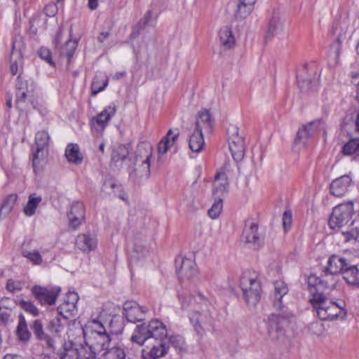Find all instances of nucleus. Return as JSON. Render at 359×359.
<instances>
[{
	"mask_svg": "<svg viewBox=\"0 0 359 359\" xmlns=\"http://www.w3.org/2000/svg\"><path fill=\"white\" fill-rule=\"evenodd\" d=\"M354 214L353 203L352 202L342 203L334 207L329 219L331 229L338 230L351 222L353 226L357 222L351 221Z\"/></svg>",
	"mask_w": 359,
	"mask_h": 359,
	"instance_id": "nucleus-6",
	"label": "nucleus"
},
{
	"mask_svg": "<svg viewBox=\"0 0 359 359\" xmlns=\"http://www.w3.org/2000/svg\"><path fill=\"white\" fill-rule=\"evenodd\" d=\"M325 123L323 121H313L299 130L295 141L306 145L316 135L321 133L323 135H325Z\"/></svg>",
	"mask_w": 359,
	"mask_h": 359,
	"instance_id": "nucleus-9",
	"label": "nucleus"
},
{
	"mask_svg": "<svg viewBox=\"0 0 359 359\" xmlns=\"http://www.w3.org/2000/svg\"><path fill=\"white\" fill-rule=\"evenodd\" d=\"M287 292L288 287L285 282L277 280L274 283L273 305L278 313H272L268 319V335L272 340H278L284 337L285 327L292 316L282 304V299Z\"/></svg>",
	"mask_w": 359,
	"mask_h": 359,
	"instance_id": "nucleus-1",
	"label": "nucleus"
},
{
	"mask_svg": "<svg viewBox=\"0 0 359 359\" xmlns=\"http://www.w3.org/2000/svg\"><path fill=\"white\" fill-rule=\"evenodd\" d=\"M38 55L42 60L46 61L49 65H54V62L52 60L51 52L48 48L41 47L38 50Z\"/></svg>",
	"mask_w": 359,
	"mask_h": 359,
	"instance_id": "nucleus-55",
	"label": "nucleus"
},
{
	"mask_svg": "<svg viewBox=\"0 0 359 359\" xmlns=\"http://www.w3.org/2000/svg\"><path fill=\"white\" fill-rule=\"evenodd\" d=\"M151 338L149 328V322L137 325L131 336V341L138 345H143L144 342Z\"/></svg>",
	"mask_w": 359,
	"mask_h": 359,
	"instance_id": "nucleus-25",
	"label": "nucleus"
},
{
	"mask_svg": "<svg viewBox=\"0 0 359 359\" xmlns=\"http://www.w3.org/2000/svg\"><path fill=\"white\" fill-rule=\"evenodd\" d=\"M67 322L68 320L57 313L50 320L47 328L52 334L60 336L62 332L65 331Z\"/></svg>",
	"mask_w": 359,
	"mask_h": 359,
	"instance_id": "nucleus-31",
	"label": "nucleus"
},
{
	"mask_svg": "<svg viewBox=\"0 0 359 359\" xmlns=\"http://www.w3.org/2000/svg\"><path fill=\"white\" fill-rule=\"evenodd\" d=\"M179 134L180 133L177 128L169 130L167 135L158 143V154L161 155L165 154L168 150L174 145Z\"/></svg>",
	"mask_w": 359,
	"mask_h": 359,
	"instance_id": "nucleus-28",
	"label": "nucleus"
},
{
	"mask_svg": "<svg viewBox=\"0 0 359 359\" xmlns=\"http://www.w3.org/2000/svg\"><path fill=\"white\" fill-rule=\"evenodd\" d=\"M6 289L8 291L15 293L22 290V284L19 281L9 279L6 284Z\"/></svg>",
	"mask_w": 359,
	"mask_h": 359,
	"instance_id": "nucleus-56",
	"label": "nucleus"
},
{
	"mask_svg": "<svg viewBox=\"0 0 359 359\" xmlns=\"http://www.w3.org/2000/svg\"><path fill=\"white\" fill-rule=\"evenodd\" d=\"M181 264L177 269V273L181 281L191 280L198 274L196 264L189 258H181Z\"/></svg>",
	"mask_w": 359,
	"mask_h": 359,
	"instance_id": "nucleus-16",
	"label": "nucleus"
},
{
	"mask_svg": "<svg viewBox=\"0 0 359 359\" xmlns=\"http://www.w3.org/2000/svg\"><path fill=\"white\" fill-rule=\"evenodd\" d=\"M338 281V276L332 274L326 269L323 270V273L320 277H318L316 275H311L308 278V285L309 290L313 292H318L316 286L317 285H321L325 288L332 290L335 287L336 283Z\"/></svg>",
	"mask_w": 359,
	"mask_h": 359,
	"instance_id": "nucleus-13",
	"label": "nucleus"
},
{
	"mask_svg": "<svg viewBox=\"0 0 359 359\" xmlns=\"http://www.w3.org/2000/svg\"><path fill=\"white\" fill-rule=\"evenodd\" d=\"M341 274L344 280L348 285L359 288V270L355 264L350 262Z\"/></svg>",
	"mask_w": 359,
	"mask_h": 359,
	"instance_id": "nucleus-26",
	"label": "nucleus"
},
{
	"mask_svg": "<svg viewBox=\"0 0 359 359\" xmlns=\"http://www.w3.org/2000/svg\"><path fill=\"white\" fill-rule=\"evenodd\" d=\"M109 33L108 32H103L100 34V35L97 37L98 41L100 43H103L104 40L109 36Z\"/></svg>",
	"mask_w": 359,
	"mask_h": 359,
	"instance_id": "nucleus-63",
	"label": "nucleus"
},
{
	"mask_svg": "<svg viewBox=\"0 0 359 359\" xmlns=\"http://www.w3.org/2000/svg\"><path fill=\"white\" fill-rule=\"evenodd\" d=\"M168 346L163 342L161 341L158 346H154L149 351H142V357L144 359H159L165 356L168 351Z\"/></svg>",
	"mask_w": 359,
	"mask_h": 359,
	"instance_id": "nucleus-34",
	"label": "nucleus"
},
{
	"mask_svg": "<svg viewBox=\"0 0 359 359\" xmlns=\"http://www.w3.org/2000/svg\"><path fill=\"white\" fill-rule=\"evenodd\" d=\"M350 262L343 256L332 255L329 257L327 265L325 269H326V271L338 276L347 267Z\"/></svg>",
	"mask_w": 359,
	"mask_h": 359,
	"instance_id": "nucleus-19",
	"label": "nucleus"
},
{
	"mask_svg": "<svg viewBox=\"0 0 359 359\" xmlns=\"http://www.w3.org/2000/svg\"><path fill=\"white\" fill-rule=\"evenodd\" d=\"M156 18H154V15L151 11H148L144 17L140 20L139 22L135 25L132 32L130 36L132 38L137 37L139 34L140 29H143L147 25L149 24V22Z\"/></svg>",
	"mask_w": 359,
	"mask_h": 359,
	"instance_id": "nucleus-40",
	"label": "nucleus"
},
{
	"mask_svg": "<svg viewBox=\"0 0 359 359\" xmlns=\"http://www.w3.org/2000/svg\"><path fill=\"white\" fill-rule=\"evenodd\" d=\"M147 251L145 246L142 243V242H138L135 241L133 246V252L135 254V256L137 258L140 257L144 255L145 252Z\"/></svg>",
	"mask_w": 359,
	"mask_h": 359,
	"instance_id": "nucleus-58",
	"label": "nucleus"
},
{
	"mask_svg": "<svg viewBox=\"0 0 359 359\" xmlns=\"http://www.w3.org/2000/svg\"><path fill=\"white\" fill-rule=\"evenodd\" d=\"M45 151L43 149L36 148V151L33 154V167L34 170L36 168L37 165L39 164L40 161L44 157Z\"/></svg>",
	"mask_w": 359,
	"mask_h": 359,
	"instance_id": "nucleus-57",
	"label": "nucleus"
},
{
	"mask_svg": "<svg viewBox=\"0 0 359 359\" xmlns=\"http://www.w3.org/2000/svg\"><path fill=\"white\" fill-rule=\"evenodd\" d=\"M72 29L69 32V38L65 43L59 48L60 57L62 60L65 59L67 61V65H71V60L72 59L76 48L78 44L76 39H72Z\"/></svg>",
	"mask_w": 359,
	"mask_h": 359,
	"instance_id": "nucleus-24",
	"label": "nucleus"
},
{
	"mask_svg": "<svg viewBox=\"0 0 359 359\" xmlns=\"http://www.w3.org/2000/svg\"><path fill=\"white\" fill-rule=\"evenodd\" d=\"M222 207L223 204L222 199H218L217 201H215V203L208 210V215L210 217L213 219H217L222 210Z\"/></svg>",
	"mask_w": 359,
	"mask_h": 359,
	"instance_id": "nucleus-51",
	"label": "nucleus"
},
{
	"mask_svg": "<svg viewBox=\"0 0 359 359\" xmlns=\"http://www.w3.org/2000/svg\"><path fill=\"white\" fill-rule=\"evenodd\" d=\"M296 76L298 86L303 92L312 89L318 83L319 77L316 69H298Z\"/></svg>",
	"mask_w": 359,
	"mask_h": 359,
	"instance_id": "nucleus-12",
	"label": "nucleus"
},
{
	"mask_svg": "<svg viewBox=\"0 0 359 359\" xmlns=\"http://www.w3.org/2000/svg\"><path fill=\"white\" fill-rule=\"evenodd\" d=\"M85 338L86 339L85 344H81V346H88L90 349L97 352L107 348L111 341V338L107 332L93 333L85 337Z\"/></svg>",
	"mask_w": 359,
	"mask_h": 359,
	"instance_id": "nucleus-15",
	"label": "nucleus"
},
{
	"mask_svg": "<svg viewBox=\"0 0 359 359\" xmlns=\"http://www.w3.org/2000/svg\"><path fill=\"white\" fill-rule=\"evenodd\" d=\"M130 153V147L128 145L121 144L115 149L111 154V159L114 162L123 161L127 158Z\"/></svg>",
	"mask_w": 359,
	"mask_h": 359,
	"instance_id": "nucleus-43",
	"label": "nucleus"
},
{
	"mask_svg": "<svg viewBox=\"0 0 359 359\" xmlns=\"http://www.w3.org/2000/svg\"><path fill=\"white\" fill-rule=\"evenodd\" d=\"M344 239L346 243H355L359 242V230L351 229L350 231L343 232Z\"/></svg>",
	"mask_w": 359,
	"mask_h": 359,
	"instance_id": "nucleus-54",
	"label": "nucleus"
},
{
	"mask_svg": "<svg viewBox=\"0 0 359 359\" xmlns=\"http://www.w3.org/2000/svg\"><path fill=\"white\" fill-rule=\"evenodd\" d=\"M179 299L182 308H187L191 304L193 300L201 304L200 311H194L190 313L189 319L196 332L199 335L205 332L203 325L210 323L216 316V308L214 299H208L201 293L198 292L193 297L187 291L179 294Z\"/></svg>",
	"mask_w": 359,
	"mask_h": 359,
	"instance_id": "nucleus-2",
	"label": "nucleus"
},
{
	"mask_svg": "<svg viewBox=\"0 0 359 359\" xmlns=\"http://www.w3.org/2000/svg\"><path fill=\"white\" fill-rule=\"evenodd\" d=\"M60 288L55 286L35 285L32 288V294L41 305H53L60 294Z\"/></svg>",
	"mask_w": 359,
	"mask_h": 359,
	"instance_id": "nucleus-11",
	"label": "nucleus"
},
{
	"mask_svg": "<svg viewBox=\"0 0 359 359\" xmlns=\"http://www.w3.org/2000/svg\"><path fill=\"white\" fill-rule=\"evenodd\" d=\"M205 144L203 132L201 130H194L190 136L189 141V149L196 153L202 151Z\"/></svg>",
	"mask_w": 359,
	"mask_h": 359,
	"instance_id": "nucleus-35",
	"label": "nucleus"
},
{
	"mask_svg": "<svg viewBox=\"0 0 359 359\" xmlns=\"http://www.w3.org/2000/svg\"><path fill=\"white\" fill-rule=\"evenodd\" d=\"M214 119L210 111L207 109H203L198 113L195 130H205V133H210L213 128Z\"/></svg>",
	"mask_w": 359,
	"mask_h": 359,
	"instance_id": "nucleus-21",
	"label": "nucleus"
},
{
	"mask_svg": "<svg viewBox=\"0 0 359 359\" xmlns=\"http://www.w3.org/2000/svg\"><path fill=\"white\" fill-rule=\"evenodd\" d=\"M116 111V106L115 104H111L97 116H93L90 121L93 133H96L97 135H102L103 130L108 125L110 119L115 115Z\"/></svg>",
	"mask_w": 359,
	"mask_h": 359,
	"instance_id": "nucleus-10",
	"label": "nucleus"
},
{
	"mask_svg": "<svg viewBox=\"0 0 359 359\" xmlns=\"http://www.w3.org/2000/svg\"><path fill=\"white\" fill-rule=\"evenodd\" d=\"M108 85V78L102 74H97L93 79L91 85L92 94L95 95L104 90Z\"/></svg>",
	"mask_w": 359,
	"mask_h": 359,
	"instance_id": "nucleus-38",
	"label": "nucleus"
},
{
	"mask_svg": "<svg viewBox=\"0 0 359 359\" xmlns=\"http://www.w3.org/2000/svg\"><path fill=\"white\" fill-rule=\"evenodd\" d=\"M8 300V299H3L1 301V306H0V311H1V313H0V320L4 323H7L9 320H10V317H11V311H2V306Z\"/></svg>",
	"mask_w": 359,
	"mask_h": 359,
	"instance_id": "nucleus-59",
	"label": "nucleus"
},
{
	"mask_svg": "<svg viewBox=\"0 0 359 359\" xmlns=\"http://www.w3.org/2000/svg\"><path fill=\"white\" fill-rule=\"evenodd\" d=\"M18 325L17 327V334L22 341H27L30 337V333L27 329V325L25 318L22 314L18 316Z\"/></svg>",
	"mask_w": 359,
	"mask_h": 359,
	"instance_id": "nucleus-42",
	"label": "nucleus"
},
{
	"mask_svg": "<svg viewBox=\"0 0 359 359\" xmlns=\"http://www.w3.org/2000/svg\"><path fill=\"white\" fill-rule=\"evenodd\" d=\"M221 43L225 48H231L235 43V38L231 29L226 26L222 28L219 32Z\"/></svg>",
	"mask_w": 359,
	"mask_h": 359,
	"instance_id": "nucleus-37",
	"label": "nucleus"
},
{
	"mask_svg": "<svg viewBox=\"0 0 359 359\" xmlns=\"http://www.w3.org/2000/svg\"><path fill=\"white\" fill-rule=\"evenodd\" d=\"M41 200V196H36L35 194H31L29 196L27 205L24 208V213L28 217L32 216L35 213L36 209Z\"/></svg>",
	"mask_w": 359,
	"mask_h": 359,
	"instance_id": "nucleus-39",
	"label": "nucleus"
},
{
	"mask_svg": "<svg viewBox=\"0 0 359 359\" xmlns=\"http://www.w3.org/2000/svg\"><path fill=\"white\" fill-rule=\"evenodd\" d=\"M23 43L20 38H15L12 43V50L11 54V67L12 68L22 66V48Z\"/></svg>",
	"mask_w": 359,
	"mask_h": 359,
	"instance_id": "nucleus-27",
	"label": "nucleus"
},
{
	"mask_svg": "<svg viewBox=\"0 0 359 359\" xmlns=\"http://www.w3.org/2000/svg\"><path fill=\"white\" fill-rule=\"evenodd\" d=\"M311 297L310 302L316 311L317 316L322 320H332L337 318L341 311L344 313L345 303L341 302L336 303L329 301L327 297L322 292H313L311 290Z\"/></svg>",
	"mask_w": 359,
	"mask_h": 359,
	"instance_id": "nucleus-3",
	"label": "nucleus"
},
{
	"mask_svg": "<svg viewBox=\"0 0 359 359\" xmlns=\"http://www.w3.org/2000/svg\"><path fill=\"white\" fill-rule=\"evenodd\" d=\"M240 285L246 303L255 306L261 297V285L257 276L250 272L243 273L241 278Z\"/></svg>",
	"mask_w": 359,
	"mask_h": 359,
	"instance_id": "nucleus-5",
	"label": "nucleus"
},
{
	"mask_svg": "<svg viewBox=\"0 0 359 359\" xmlns=\"http://www.w3.org/2000/svg\"><path fill=\"white\" fill-rule=\"evenodd\" d=\"M359 151V138L351 139L343 147L342 152L345 155H352Z\"/></svg>",
	"mask_w": 359,
	"mask_h": 359,
	"instance_id": "nucleus-47",
	"label": "nucleus"
},
{
	"mask_svg": "<svg viewBox=\"0 0 359 359\" xmlns=\"http://www.w3.org/2000/svg\"><path fill=\"white\" fill-rule=\"evenodd\" d=\"M151 337L162 341L167 335L166 326L160 320L154 319L149 321Z\"/></svg>",
	"mask_w": 359,
	"mask_h": 359,
	"instance_id": "nucleus-29",
	"label": "nucleus"
},
{
	"mask_svg": "<svg viewBox=\"0 0 359 359\" xmlns=\"http://www.w3.org/2000/svg\"><path fill=\"white\" fill-rule=\"evenodd\" d=\"M257 224L252 221H246L245 228L242 234V239L247 243H252L255 248H259L262 244V241L259 237Z\"/></svg>",
	"mask_w": 359,
	"mask_h": 359,
	"instance_id": "nucleus-17",
	"label": "nucleus"
},
{
	"mask_svg": "<svg viewBox=\"0 0 359 359\" xmlns=\"http://www.w3.org/2000/svg\"><path fill=\"white\" fill-rule=\"evenodd\" d=\"M57 311L60 316L68 320L70 316L75 314L76 308L64 301V302L57 307Z\"/></svg>",
	"mask_w": 359,
	"mask_h": 359,
	"instance_id": "nucleus-45",
	"label": "nucleus"
},
{
	"mask_svg": "<svg viewBox=\"0 0 359 359\" xmlns=\"http://www.w3.org/2000/svg\"><path fill=\"white\" fill-rule=\"evenodd\" d=\"M70 226L76 229L84 221L85 207L83 203L77 201L72 204L68 215Z\"/></svg>",
	"mask_w": 359,
	"mask_h": 359,
	"instance_id": "nucleus-18",
	"label": "nucleus"
},
{
	"mask_svg": "<svg viewBox=\"0 0 359 359\" xmlns=\"http://www.w3.org/2000/svg\"><path fill=\"white\" fill-rule=\"evenodd\" d=\"M81 359H98L97 351L90 349L88 346H80Z\"/></svg>",
	"mask_w": 359,
	"mask_h": 359,
	"instance_id": "nucleus-53",
	"label": "nucleus"
},
{
	"mask_svg": "<svg viewBox=\"0 0 359 359\" xmlns=\"http://www.w3.org/2000/svg\"><path fill=\"white\" fill-rule=\"evenodd\" d=\"M65 156L68 161L76 165L83 161V156L80 152L79 147L76 144H69L65 150Z\"/></svg>",
	"mask_w": 359,
	"mask_h": 359,
	"instance_id": "nucleus-36",
	"label": "nucleus"
},
{
	"mask_svg": "<svg viewBox=\"0 0 359 359\" xmlns=\"http://www.w3.org/2000/svg\"><path fill=\"white\" fill-rule=\"evenodd\" d=\"M147 309L135 302H126L123 304V315L128 322L136 323L144 320Z\"/></svg>",
	"mask_w": 359,
	"mask_h": 359,
	"instance_id": "nucleus-14",
	"label": "nucleus"
},
{
	"mask_svg": "<svg viewBox=\"0 0 359 359\" xmlns=\"http://www.w3.org/2000/svg\"><path fill=\"white\" fill-rule=\"evenodd\" d=\"M227 135L229 148L232 158L239 162L244 157L245 149L244 137L239 133V129L235 125L229 126L227 129Z\"/></svg>",
	"mask_w": 359,
	"mask_h": 359,
	"instance_id": "nucleus-7",
	"label": "nucleus"
},
{
	"mask_svg": "<svg viewBox=\"0 0 359 359\" xmlns=\"http://www.w3.org/2000/svg\"><path fill=\"white\" fill-rule=\"evenodd\" d=\"M15 104L21 111L36 109L38 105L35 82L32 79H24L21 74L16 84Z\"/></svg>",
	"mask_w": 359,
	"mask_h": 359,
	"instance_id": "nucleus-4",
	"label": "nucleus"
},
{
	"mask_svg": "<svg viewBox=\"0 0 359 359\" xmlns=\"http://www.w3.org/2000/svg\"><path fill=\"white\" fill-rule=\"evenodd\" d=\"M351 182L349 175H343L333 180L330 184V192L332 195L340 197L345 194Z\"/></svg>",
	"mask_w": 359,
	"mask_h": 359,
	"instance_id": "nucleus-23",
	"label": "nucleus"
},
{
	"mask_svg": "<svg viewBox=\"0 0 359 359\" xmlns=\"http://www.w3.org/2000/svg\"><path fill=\"white\" fill-rule=\"evenodd\" d=\"M257 0H238L235 16L238 19H245L254 10Z\"/></svg>",
	"mask_w": 359,
	"mask_h": 359,
	"instance_id": "nucleus-30",
	"label": "nucleus"
},
{
	"mask_svg": "<svg viewBox=\"0 0 359 359\" xmlns=\"http://www.w3.org/2000/svg\"><path fill=\"white\" fill-rule=\"evenodd\" d=\"M282 220L283 228L286 231L290 227L292 223V212L290 210H286L284 212Z\"/></svg>",
	"mask_w": 359,
	"mask_h": 359,
	"instance_id": "nucleus-61",
	"label": "nucleus"
},
{
	"mask_svg": "<svg viewBox=\"0 0 359 359\" xmlns=\"http://www.w3.org/2000/svg\"><path fill=\"white\" fill-rule=\"evenodd\" d=\"M49 140L48 133L46 131H39L35 136L36 147L41 149H45Z\"/></svg>",
	"mask_w": 359,
	"mask_h": 359,
	"instance_id": "nucleus-50",
	"label": "nucleus"
},
{
	"mask_svg": "<svg viewBox=\"0 0 359 359\" xmlns=\"http://www.w3.org/2000/svg\"><path fill=\"white\" fill-rule=\"evenodd\" d=\"M102 359H127V358L123 348L114 346L103 353Z\"/></svg>",
	"mask_w": 359,
	"mask_h": 359,
	"instance_id": "nucleus-41",
	"label": "nucleus"
},
{
	"mask_svg": "<svg viewBox=\"0 0 359 359\" xmlns=\"http://www.w3.org/2000/svg\"><path fill=\"white\" fill-rule=\"evenodd\" d=\"M152 158V147L147 142L137 146L135 156V164L140 167L141 177L148 178L150 175V161Z\"/></svg>",
	"mask_w": 359,
	"mask_h": 359,
	"instance_id": "nucleus-8",
	"label": "nucleus"
},
{
	"mask_svg": "<svg viewBox=\"0 0 359 359\" xmlns=\"http://www.w3.org/2000/svg\"><path fill=\"white\" fill-rule=\"evenodd\" d=\"M106 330L102 323V316L100 314L97 318L89 320L83 328L84 337H88L93 333L104 332Z\"/></svg>",
	"mask_w": 359,
	"mask_h": 359,
	"instance_id": "nucleus-33",
	"label": "nucleus"
},
{
	"mask_svg": "<svg viewBox=\"0 0 359 359\" xmlns=\"http://www.w3.org/2000/svg\"><path fill=\"white\" fill-rule=\"evenodd\" d=\"M18 305L27 313L32 314L33 316H37L39 313V309L31 301L21 299L18 302Z\"/></svg>",
	"mask_w": 359,
	"mask_h": 359,
	"instance_id": "nucleus-48",
	"label": "nucleus"
},
{
	"mask_svg": "<svg viewBox=\"0 0 359 359\" xmlns=\"http://www.w3.org/2000/svg\"><path fill=\"white\" fill-rule=\"evenodd\" d=\"M22 255L24 257L28 259L32 264L35 265H40L43 262L42 257L40 255L39 252L37 250L31 252L26 250H23L22 251Z\"/></svg>",
	"mask_w": 359,
	"mask_h": 359,
	"instance_id": "nucleus-46",
	"label": "nucleus"
},
{
	"mask_svg": "<svg viewBox=\"0 0 359 359\" xmlns=\"http://www.w3.org/2000/svg\"><path fill=\"white\" fill-rule=\"evenodd\" d=\"M97 244V238L90 233H81L77 236L76 245L81 251L89 252L94 250Z\"/></svg>",
	"mask_w": 359,
	"mask_h": 359,
	"instance_id": "nucleus-22",
	"label": "nucleus"
},
{
	"mask_svg": "<svg viewBox=\"0 0 359 359\" xmlns=\"http://www.w3.org/2000/svg\"><path fill=\"white\" fill-rule=\"evenodd\" d=\"M45 13L48 17H53L57 12V5L54 3L49 4L44 8Z\"/></svg>",
	"mask_w": 359,
	"mask_h": 359,
	"instance_id": "nucleus-62",
	"label": "nucleus"
},
{
	"mask_svg": "<svg viewBox=\"0 0 359 359\" xmlns=\"http://www.w3.org/2000/svg\"><path fill=\"white\" fill-rule=\"evenodd\" d=\"M31 328L39 339L42 340L46 338V334L43 332V324L40 320H35Z\"/></svg>",
	"mask_w": 359,
	"mask_h": 359,
	"instance_id": "nucleus-52",
	"label": "nucleus"
},
{
	"mask_svg": "<svg viewBox=\"0 0 359 359\" xmlns=\"http://www.w3.org/2000/svg\"><path fill=\"white\" fill-rule=\"evenodd\" d=\"M284 29V22L278 13H273L269 20L265 40H271L275 36L282 33Z\"/></svg>",
	"mask_w": 359,
	"mask_h": 359,
	"instance_id": "nucleus-20",
	"label": "nucleus"
},
{
	"mask_svg": "<svg viewBox=\"0 0 359 359\" xmlns=\"http://www.w3.org/2000/svg\"><path fill=\"white\" fill-rule=\"evenodd\" d=\"M229 182L224 169H221L217 172L213 182V194L223 193L227 191Z\"/></svg>",
	"mask_w": 359,
	"mask_h": 359,
	"instance_id": "nucleus-32",
	"label": "nucleus"
},
{
	"mask_svg": "<svg viewBox=\"0 0 359 359\" xmlns=\"http://www.w3.org/2000/svg\"><path fill=\"white\" fill-rule=\"evenodd\" d=\"M79 295L77 293L74 292H69L67 294L66 298L64 300L65 302L68 303L69 304H71L72 306H74V307L76 308V304L79 301Z\"/></svg>",
	"mask_w": 359,
	"mask_h": 359,
	"instance_id": "nucleus-60",
	"label": "nucleus"
},
{
	"mask_svg": "<svg viewBox=\"0 0 359 359\" xmlns=\"http://www.w3.org/2000/svg\"><path fill=\"white\" fill-rule=\"evenodd\" d=\"M81 359L80 346L74 348H65L64 351L61 353L60 359Z\"/></svg>",
	"mask_w": 359,
	"mask_h": 359,
	"instance_id": "nucleus-49",
	"label": "nucleus"
},
{
	"mask_svg": "<svg viewBox=\"0 0 359 359\" xmlns=\"http://www.w3.org/2000/svg\"><path fill=\"white\" fill-rule=\"evenodd\" d=\"M88 6L90 10H95L98 6L97 0H88Z\"/></svg>",
	"mask_w": 359,
	"mask_h": 359,
	"instance_id": "nucleus-64",
	"label": "nucleus"
},
{
	"mask_svg": "<svg viewBox=\"0 0 359 359\" xmlns=\"http://www.w3.org/2000/svg\"><path fill=\"white\" fill-rule=\"evenodd\" d=\"M17 198L16 194H11L4 201L0 208V217L6 215L12 210Z\"/></svg>",
	"mask_w": 359,
	"mask_h": 359,
	"instance_id": "nucleus-44",
	"label": "nucleus"
}]
</instances>
